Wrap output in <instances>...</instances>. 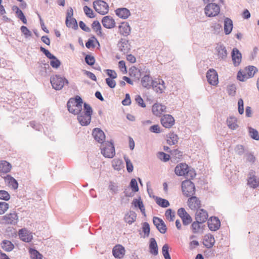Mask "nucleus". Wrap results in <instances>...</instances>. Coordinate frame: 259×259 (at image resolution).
<instances>
[{
	"label": "nucleus",
	"mask_w": 259,
	"mask_h": 259,
	"mask_svg": "<svg viewBox=\"0 0 259 259\" xmlns=\"http://www.w3.org/2000/svg\"><path fill=\"white\" fill-rule=\"evenodd\" d=\"M82 104L81 97L76 96L74 98H71L68 100L67 107L70 113L76 115L82 111Z\"/></svg>",
	"instance_id": "nucleus-1"
},
{
	"label": "nucleus",
	"mask_w": 259,
	"mask_h": 259,
	"mask_svg": "<svg viewBox=\"0 0 259 259\" xmlns=\"http://www.w3.org/2000/svg\"><path fill=\"white\" fill-rule=\"evenodd\" d=\"M101 153L106 158H113L115 154L113 143L107 142L103 143L101 148Z\"/></svg>",
	"instance_id": "nucleus-2"
},
{
	"label": "nucleus",
	"mask_w": 259,
	"mask_h": 259,
	"mask_svg": "<svg viewBox=\"0 0 259 259\" xmlns=\"http://www.w3.org/2000/svg\"><path fill=\"white\" fill-rule=\"evenodd\" d=\"M50 81L53 88L56 90H61L65 85V83H68L67 79L59 75H56L51 77Z\"/></svg>",
	"instance_id": "nucleus-3"
},
{
	"label": "nucleus",
	"mask_w": 259,
	"mask_h": 259,
	"mask_svg": "<svg viewBox=\"0 0 259 259\" xmlns=\"http://www.w3.org/2000/svg\"><path fill=\"white\" fill-rule=\"evenodd\" d=\"M182 189L184 195L187 197L192 196L195 191L194 184L189 180L184 181L182 182Z\"/></svg>",
	"instance_id": "nucleus-4"
},
{
	"label": "nucleus",
	"mask_w": 259,
	"mask_h": 259,
	"mask_svg": "<svg viewBox=\"0 0 259 259\" xmlns=\"http://www.w3.org/2000/svg\"><path fill=\"white\" fill-rule=\"evenodd\" d=\"M93 7L95 11L101 15H105L108 12V5L103 1L97 0L94 1Z\"/></svg>",
	"instance_id": "nucleus-5"
},
{
	"label": "nucleus",
	"mask_w": 259,
	"mask_h": 259,
	"mask_svg": "<svg viewBox=\"0 0 259 259\" xmlns=\"http://www.w3.org/2000/svg\"><path fill=\"white\" fill-rule=\"evenodd\" d=\"M40 50L46 56L47 58L51 60L50 61V65L53 68H58L60 67L61 62L56 56L52 54L48 50L42 47H40Z\"/></svg>",
	"instance_id": "nucleus-6"
},
{
	"label": "nucleus",
	"mask_w": 259,
	"mask_h": 259,
	"mask_svg": "<svg viewBox=\"0 0 259 259\" xmlns=\"http://www.w3.org/2000/svg\"><path fill=\"white\" fill-rule=\"evenodd\" d=\"M220 8L219 5L214 3L208 4L205 8V13L208 17H214L219 14Z\"/></svg>",
	"instance_id": "nucleus-7"
},
{
	"label": "nucleus",
	"mask_w": 259,
	"mask_h": 259,
	"mask_svg": "<svg viewBox=\"0 0 259 259\" xmlns=\"http://www.w3.org/2000/svg\"><path fill=\"white\" fill-rule=\"evenodd\" d=\"M18 220L17 214L15 212L6 214L2 217L1 223L15 225Z\"/></svg>",
	"instance_id": "nucleus-8"
},
{
	"label": "nucleus",
	"mask_w": 259,
	"mask_h": 259,
	"mask_svg": "<svg viewBox=\"0 0 259 259\" xmlns=\"http://www.w3.org/2000/svg\"><path fill=\"white\" fill-rule=\"evenodd\" d=\"M247 184L254 189L259 187V178L255 176V172L253 170L251 169L249 172Z\"/></svg>",
	"instance_id": "nucleus-9"
},
{
	"label": "nucleus",
	"mask_w": 259,
	"mask_h": 259,
	"mask_svg": "<svg viewBox=\"0 0 259 259\" xmlns=\"http://www.w3.org/2000/svg\"><path fill=\"white\" fill-rule=\"evenodd\" d=\"M206 78L208 83L212 85H215L218 83V73L213 69H210L207 71Z\"/></svg>",
	"instance_id": "nucleus-10"
},
{
	"label": "nucleus",
	"mask_w": 259,
	"mask_h": 259,
	"mask_svg": "<svg viewBox=\"0 0 259 259\" xmlns=\"http://www.w3.org/2000/svg\"><path fill=\"white\" fill-rule=\"evenodd\" d=\"M215 50L219 60H225L226 59L228 52L226 47L223 45L218 44Z\"/></svg>",
	"instance_id": "nucleus-11"
},
{
	"label": "nucleus",
	"mask_w": 259,
	"mask_h": 259,
	"mask_svg": "<svg viewBox=\"0 0 259 259\" xmlns=\"http://www.w3.org/2000/svg\"><path fill=\"white\" fill-rule=\"evenodd\" d=\"M153 223L160 233L164 234L166 232L167 228L166 225L162 219L154 217Z\"/></svg>",
	"instance_id": "nucleus-12"
},
{
	"label": "nucleus",
	"mask_w": 259,
	"mask_h": 259,
	"mask_svg": "<svg viewBox=\"0 0 259 259\" xmlns=\"http://www.w3.org/2000/svg\"><path fill=\"white\" fill-rule=\"evenodd\" d=\"M77 120L82 126H86L90 124L91 120V116H88L81 111L77 113Z\"/></svg>",
	"instance_id": "nucleus-13"
},
{
	"label": "nucleus",
	"mask_w": 259,
	"mask_h": 259,
	"mask_svg": "<svg viewBox=\"0 0 259 259\" xmlns=\"http://www.w3.org/2000/svg\"><path fill=\"white\" fill-rule=\"evenodd\" d=\"M161 123L164 127L170 128L174 124L175 119L171 115L166 114L161 118Z\"/></svg>",
	"instance_id": "nucleus-14"
},
{
	"label": "nucleus",
	"mask_w": 259,
	"mask_h": 259,
	"mask_svg": "<svg viewBox=\"0 0 259 259\" xmlns=\"http://www.w3.org/2000/svg\"><path fill=\"white\" fill-rule=\"evenodd\" d=\"M208 227L211 231L218 230L221 226L219 219L217 217H211L207 222Z\"/></svg>",
	"instance_id": "nucleus-15"
},
{
	"label": "nucleus",
	"mask_w": 259,
	"mask_h": 259,
	"mask_svg": "<svg viewBox=\"0 0 259 259\" xmlns=\"http://www.w3.org/2000/svg\"><path fill=\"white\" fill-rule=\"evenodd\" d=\"M92 135L95 140L99 143H103L105 139L104 133L100 128H95L93 130Z\"/></svg>",
	"instance_id": "nucleus-16"
},
{
	"label": "nucleus",
	"mask_w": 259,
	"mask_h": 259,
	"mask_svg": "<svg viewBox=\"0 0 259 259\" xmlns=\"http://www.w3.org/2000/svg\"><path fill=\"white\" fill-rule=\"evenodd\" d=\"M112 253L115 258H122L125 254V249L121 245H116L112 249Z\"/></svg>",
	"instance_id": "nucleus-17"
},
{
	"label": "nucleus",
	"mask_w": 259,
	"mask_h": 259,
	"mask_svg": "<svg viewBox=\"0 0 259 259\" xmlns=\"http://www.w3.org/2000/svg\"><path fill=\"white\" fill-rule=\"evenodd\" d=\"M232 59L235 66L239 65L241 61L242 55L239 51L234 48L231 53Z\"/></svg>",
	"instance_id": "nucleus-18"
},
{
	"label": "nucleus",
	"mask_w": 259,
	"mask_h": 259,
	"mask_svg": "<svg viewBox=\"0 0 259 259\" xmlns=\"http://www.w3.org/2000/svg\"><path fill=\"white\" fill-rule=\"evenodd\" d=\"M188 167V165L185 163L178 164L175 169V174L179 176H185Z\"/></svg>",
	"instance_id": "nucleus-19"
},
{
	"label": "nucleus",
	"mask_w": 259,
	"mask_h": 259,
	"mask_svg": "<svg viewBox=\"0 0 259 259\" xmlns=\"http://www.w3.org/2000/svg\"><path fill=\"white\" fill-rule=\"evenodd\" d=\"M152 87L156 93L161 94L165 89L164 81L161 79L154 81Z\"/></svg>",
	"instance_id": "nucleus-20"
},
{
	"label": "nucleus",
	"mask_w": 259,
	"mask_h": 259,
	"mask_svg": "<svg viewBox=\"0 0 259 259\" xmlns=\"http://www.w3.org/2000/svg\"><path fill=\"white\" fill-rule=\"evenodd\" d=\"M208 218V214L206 210L203 209H200L197 210L195 214V220L200 223H204Z\"/></svg>",
	"instance_id": "nucleus-21"
},
{
	"label": "nucleus",
	"mask_w": 259,
	"mask_h": 259,
	"mask_svg": "<svg viewBox=\"0 0 259 259\" xmlns=\"http://www.w3.org/2000/svg\"><path fill=\"white\" fill-rule=\"evenodd\" d=\"M102 23L104 27L108 29H111L115 25L114 20L109 16L104 17L102 20Z\"/></svg>",
	"instance_id": "nucleus-22"
},
{
	"label": "nucleus",
	"mask_w": 259,
	"mask_h": 259,
	"mask_svg": "<svg viewBox=\"0 0 259 259\" xmlns=\"http://www.w3.org/2000/svg\"><path fill=\"white\" fill-rule=\"evenodd\" d=\"M188 204L191 209H197L200 207V201L195 196H192L188 200Z\"/></svg>",
	"instance_id": "nucleus-23"
},
{
	"label": "nucleus",
	"mask_w": 259,
	"mask_h": 259,
	"mask_svg": "<svg viewBox=\"0 0 259 259\" xmlns=\"http://www.w3.org/2000/svg\"><path fill=\"white\" fill-rule=\"evenodd\" d=\"M120 51L124 54L127 53L131 50V46L127 40L121 39L118 44Z\"/></svg>",
	"instance_id": "nucleus-24"
},
{
	"label": "nucleus",
	"mask_w": 259,
	"mask_h": 259,
	"mask_svg": "<svg viewBox=\"0 0 259 259\" xmlns=\"http://www.w3.org/2000/svg\"><path fill=\"white\" fill-rule=\"evenodd\" d=\"M20 238L23 241L29 242L31 241L32 236L26 229H22L19 231Z\"/></svg>",
	"instance_id": "nucleus-25"
},
{
	"label": "nucleus",
	"mask_w": 259,
	"mask_h": 259,
	"mask_svg": "<svg viewBox=\"0 0 259 259\" xmlns=\"http://www.w3.org/2000/svg\"><path fill=\"white\" fill-rule=\"evenodd\" d=\"M149 252L153 255H157L158 253V248L157 242L154 238L150 239L149 241Z\"/></svg>",
	"instance_id": "nucleus-26"
},
{
	"label": "nucleus",
	"mask_w": 259,
	"mask_h": 259,
	"mask_svg": "<svg viewBox=\"0 0 259 259\" xmlns=\"http://www.w3.org/2000/svg\"><path fill=\"white\" fill-rule=\"evenodd\" d=\"M214 238L212 235L208 234L204 236L203 243L207 248L212 247L214 245Z\"/></svg>",
	"instance_id": "nucleus-27"
},
{
	"label": "nucleus",
	"mask_w": 259,
	"mask_h": 259,
	"mask_svg": "<svg viewBox=\"0 0 259 259\" xmlns=\"http://www.w3.org/2000/svg\"><path fill=\"white\" fill-rule=\"evenodd\" d=\"M4 179L5 182H7L8 184V186L11 187L12 189L14 190L17 189L18 187V183L17 180L14 179L13 177L10 175H7L5 177H4Z\"/></svg>",
	"instance_id": "nucleus-28"
},
{
	"label": "nucleus",
	"mask_w": 259,
	"mask_h": 259,
	"mask_svg": "<svg viewBox=\"0 0 259 259\" xmlns=\"http://www.w3.org/2000/svg\"><path fill=\"white\" fill-rule=\"evenodd\" d=\"M154 80L149 74L145 75L141 79V84L145 88L149 89L152 86Z\"/></svg>",
	"instance_id": "nucleus-29"
},
{
	"label": "nucleus",
	"mask_w": 259,
	"mask_h": 259,
	"mask_svg": "<svg viewBox=\"0 0 259 259\" xmlns=\"http://www.w3.org/2000/svg\"><path fill=\"white\" fill-rule=\"evenodd\" d=\"M137 218V214L134 211H130L125 214L124 217V221L131 225L136 221Z\"/></svg>",
	"instance_id": "nucleus-30"
},
{
	"label": "nucleus",
	"mask_w": 259,
	"mask_h": 259,
	"mask_svg": "<svg viewBox=\"0 0 259 259\" xmlns=\"http://www.w3.org/2000/svg\"><path fill=\"white\" fill-rule=\"evenodd\" d=\"M115 13L119 17L124 19L127 18L131 14L130 11L125 8L117 9Z\"/></svg>",
	"instance_id": "nucleus-31"
},
{
	"label": "nucleus",
	"mask_w": 259,
	"mask_h": 259,
	"mask_svg": "<svg viewBox=\"0 0 259 259\" xmlns=\"http://www.w3.org/2000/svg\"><path fill=\"white\" fill-rule=\"evenodd\" d=\"M233 29V21L229 18H226L224 20V32L228 35L232 32Z\"/></svg>",
	"instance_id": "nucleus-32"
},
{
	"label": "nucleus",
	"mask_w": 259,
	"mask_h": 259,
	"mask_svg": "<svg viewBox=\"0 0 259 259\" xmlns=\"http://www.w3.org/2000/svg\"><path fill=\"white\" fill-rule=\"evenodd\" d=\"M120 33L124 35L127 36L131 32V27L127 22H123L119 26Z\"/></svg>",
	"instance_id": "nucleus-33"
},
{
	"label": "nucleus",
	"mask_w": 259,
	"mask_h": 259,
	"mask_svg": "<svg viewBox=\"0 0 259 259\" xmlns=\"http://www.w3.org/2000/svg\"><path fill=\"white\" fill-rule=\"evenodd\" d=\"M12 168L11 164L5 160L2 161L0 162V172L7 174L9 172Z\"/></svg>",
	"instance_id": "nucleus-34"
},
{
	"label": "nucleus",
	"mask_w": 259,
	"mask_h": 259,
	"mask_svg": "<svg viewBox=\"0 0 259 259\" xmlns=\"http://www.w3.org/2000/svg\"><path fill=\"white\" fill-rule=\"evenodd\" d=\"M1 247L5 251L10 252L14 249V245L10 241L4 240L1 243Z\"/></svg>",
	"instance_id": "nucleus-35"
},
{
	"label": "nucleus",
	"mask_w": 259,
	"mask_h": 259,
	"mask_svg": "<svg viewBox=\"0 0 259 259\" xmlns=\"http://www.w3.org/2000/svg\"><path fill=\"white\" fill-rule=\"evenodd\" d=\"M167 143L169 145H175L178 143V137L174 133H169L167 135Z\"/></svg>",
	"instance_id": "nucleus-36"
},
{
	"label": "nucleus",
	"mask_w": 259,
	"mask_h": 259,
	"mask_svg": "<svg viewBox=\"0 0 259 259\" xmlns=\"http://www.w3.org/2000/svg\"><path fill=\"white\" fill-rule=\"evenodd\" d=\"M65 23L67 27H68L72 28L74 29L78 28L77 21L74 18H71L69 19L66 18Z\"/></svg>",
	"instance_id": "nucleus-37"
},
{
	"label": "nucleus",
	"mask_w": 259,
	"mask_h": 259,
	"mask_svg": "<svg viewBox=\"0 0 259 259\" xmlns=\"http://www.w3.org/2000/svg\"><path fill=\"white\" fill-rule=\"evenodd\" d=\"M246 75H247V78L252 77L256 72L257 71V69L253 66H249L248 67L245 68V70Z\"/></svg>",
	"instance_id": "nucleus-38"
},
{
	"label": "nucleus",
	"mask_w": 259,
	"mask_h": 259,
	"mask_svg": "<svg viewBox=\"0 0 259 259\" xmlns=\"http://www.w3.org/2000/svg\"><path fill=\"white\" fill-rule=\"evenodd\" d=\"M248 131L249 136L253 139L258 141L259 140V134L257 131L251 127H248Z\"/></svg>",
	"instance_id": "nucleus-39"
},
{
	"label": "nucleus",
	"mask_w": 259,
	"mask_h": 259,
	"mask_svg": "<svg viewBox=\"0 0 259 259\" xmlns=\"http://www.w3.org/2000/svg\"><path fill=\"white\" fill-rule=\"evenodd\" d=\"M237 119L235 117H230L227 120V125L231 130H235L237 128L238 125L236 123Z\"/></svg>",
	"instance_id": "nucleus-40"
},
{
	"label": "nucleus",
	"mask_w": 259,
	"mask_h": 259,
	"mask_svg": "<svg viewBox=\"0 0 259 259\" xmlns=\"http://www.w3.org/2000/svg\"><path fill=\"white\" fill-rule=\"evenodd\" d=\"M129 74L131 77H134L139 79L140 76V71L135 66H133L129 69Z\"/></svg>",
	"instance_id": "nucleus-41"
},
{
	"label": "nucleus",
	"mask_w": 259,
	"mask_h": 259,
	"mask_svg": "<svg viewBox=\"0 0 259 259\" xmlns=\"http://www.w3.org/2000/svg\"><path fill=\"white\" fill-rule=\"evenodd\" d=\"M92 27L93 30L97 33L98 35L102 36V28L101 24L98 21H94L92 24Z\"/></svg>",
	"instance_id": "nucleus-42"
},
{
	"label": "nucleus",
	"mask_w": 259,
	"mask_h": 259,
	"mask_svg": "<svg viewBox=\"0 0 259 259\" xmlns=\"http://www.w3.org/2000/svg\"><path fill=\"white\" fill-rule=\"evenodd\" d=\"M156 203L162 207H167L169 206V203L166 199L156 197Z\"/></svg>",
	"instance_id": "nucleus-43"
},
{
	"label": "nucleus",
	"mask_w": 259,
	"mask_h": 259,
	"mask_svg": "<svg viewBox=\"0 0 259 259\" xmlns=\"http://www.w3.org/2000/svg\"><path fill=\"white\" fill-rule=\"evenodd\" d=\"M162 253L165 259H171L169 253V246L167 244H165L162 246Z\"/></svg>",
	"instance_id": "nucleus-44"
},
{
	"label": "nucleus",
	"mask_w": 259,
	"mask_h": 259,
	"mask_svg": "<svg viewBox=\"0 0 259 259\" xmlns=\"http://www.w3.org/2000/svg\"><path fill=\"white\" fill-rule=\"evenodd\" d=\"M29 253L32 259H41V255L34 249H30Z\"/></svg>",
	"instance_id": "nucleus-45"
},
{
	"label": "nucleus",
	"mask_w": 259,
	"mask_h": 259,
	"mask_svg": "<svg viewBox=\"0 0 259 259\" xmlns=\"http://www.w3.org/2000/svg\"><path fill=\"white\" fill-rule=\"evenodd\" d=\"M202 224V223L199 222L198 220H196V221L194 222L191 225L193 232L194 233H198L200 228V224Z\"/></svg>",
	"instance_id": "nucleus-46"
},
{
	"label": "nucleus",
	"mask_w": 259,
	"mask_h": 259,
	"mask_svg": "<svg viewBox=\"0 0 259 259\" xmlns=\"http://www.w3.org/2000/svg\"><path fill=\"white\" fill-rule=\"evenodd\" d=\"M172 157L175 159H180L182 157V152L178 149H174L169 151Z\"/></svg>",
	"instance_id": "nucleus-47"
},
{
	"label": "nucleus",
	"mask_w": 259,
	"mask_h": 259,
	"mask_svg": "<svg viewBox=\"0 0 259 259\" xmlns=\"http://www.w3.org/2000/svg\"><path fill=\"white\" fill-rule=\"evenodd\" d=\"M166 218L169 221H173L175 217V212H172L171 209H168L165 213Z\"/></svg>",
	"instance_id": "nucleus-48"
},
{
	"label": "nucleus",
	"mask_w": 259,
	"mask_h": 259,
	"mask_svg": "<svg viewBox=\"0 0 259 259\" xmlns=\"http://www.w3.org/2000/svg\"><path fill=\"white\" fill-rule=\"evenodd\" d=\"M159 107V104L158 103L154 104L152 106V112L156 116H160L162 113Z\"/></svg>",
	"instance_id": "nucleus-49"
},
{
	"label": "nucleus",
	"mask_w": 259,
	"mask_h": 259,
	"mask_svg": "<svg viewBox=\"0 0 259 259\" xmlns=\"http://www.w3.org/2000/svg\"><path fill=\"white\" fill-rule=\"evenodd\" d=\"M83 109H84V113L88 116H91L93 113V109L91 106L87 104V103H84L83 104Z\"/></svg>",
	"instance_id": "nucleus-50"
},
{
	"label": "nucleus",
	"mask_w": 259,
	"mask_h": 259,
	"mask_svg": "<svg viewBox=\"0 0 259 259\" xmlns=\"http://www.w3.org/2000/svg\"><path fill=\"white\" fill-rule=\"evenodd\" d=\"M130 186L133 192H137L139 190L137 182L135 179H132L131 180Z\"/></svg>",
	"instance_id": "nucleus-51"
},
{
	"label": "nucleus",
	"mask_w": 259,
	"mask_h": 259,
	"mask_svg": "<svg viewBox=\"0 0 259 259\" xmlns=\"http://www.w3.org/2000/svg\"><path fill=\"white\" fill-rule=\"evenodd\" d=\"M83 11L85 15L89 18H93L95 16L94 15V12L93 10L88 7L87 6H85L83 7Z\"/></svg>",
	"instance_id": "nucleus-52"
},
{
	"label": "nucleus",
	"mask_w": 259,
	"mask_h": 259,
	"mask_svg": "<svg viewBox=\"0 0 259 259\" xmlns=\"http://www.w3.org/2000/svg\"><path fill=\"white\" fill-rule=\"evenodd\" d=\"M9 205L5 202H0V214H3L9 209Z\"/></svg>",
	"instance_id": "nucleus-53"
},
{
	"label": "nucleus",
	"mask_w": 259,
	"mask_h": 259,
	"mask_svg": "<svg viewBox=\"0 0 259 259\" xmlns=\"http://www.w3.org/2000/svg\"><path fill=\"white\" fill-rule=\"evenodd\" d=\"M10 199L9 193L5 190H0V199L8 201Z\"/></svg>",
	"instance_id": "nucleus-54"
},
{
	"label": "nucleus",
	"mask_w": 259,
	"mask_h": 259,
	"mask_svg": "<svg viewBox=\"0 0 259 259\" xmlns=\"http://www.w3.org/2000/svg\"><path fill=\"white\" fill-rule=\"evenodd\" d=\"M157 157L163 161H167L170 158V155L163 152H160L157 154Z\"/></svg>",
	"instance_id": "nucleus-55"
},
{
	"label": "nucleus",
	"mask_w": 259,
	"mask_h": 259,
	"mask_svg": "<svg viewBox=\"0 0 259 259\" xmlns=\"http://www.w3.org/2000/svg\"><path fill=\"white\" fill-rule=\"evenodd\" d=\"M124 160L126 162V169L128 172H131L133 171V165L130 159L127 157L124 156Z\"/></svg>",
	"instance_id": "nucleus-56"
},
{
	"label": "nucleus",
	"mask_w": 259,
	"mask_h": 259,
	"mask_svg": "<svg viewBox=\"0 0 259 259\" xmlns=\"http://www.w3.org/2000/svg\"><path fill=\"white\" fill-rule=\"evenodd\" d=\"M181 219L182 220L183 225L185 226L189 225L192 221V218L188 213L185 214L184 218H181Z\"/></svg>",
	"instance_id": "nucleus-57"
},
{
	"label": "nucleus",
	"mask_w": 259,
	"mask_h": 259,
	"mask_svg": "<svg viewBox=\"0 0 259 259\" xmlns=\"http://www.w3.org/2000/svg\"><path fill=\"white\" fill-rule=\"evenodd\" d=\"M84 59L86 63L90 66L94 65L95 62V58L90 55H86Z\"/></svg>",
	"instance_id": "nucleus-58"
},
{
	"label": "nucleus",
	"mask_w": 259,
	"mask_h": 259,
	"mask_svg": "<svg viewBox=\"0 0 259 259\" xmlns=\"http://www.w3.org/2000/svg\"><path fill=\"white\" fill-rule=\"evenodd\" d=\"M196 176V172L193 168L188 167L187 173H186L185 177L188 179H193Z\"/></svg>",
	"instance_id": "nucleus-59"
},
{
	"label": "nucleus",
	"mask_w": 259,
	"mask_h": 259,
	"mask_svg": "<svg viewBox=\"0 0 259 259\" xmlns=\"http://www.w3.org/2000/svg\"><path fill=\"white\" fill-rule=\"evenodd\" d=\"M20 29L22 33L25 35V37H28L32 35L31 31L26 26H22Z\"/></svg>",
	"instance_id": "nucleus-60"
},
{
	"label": "nucleus",
	"mask_w": 259,
	"mask_h": 259,
	"mask_svg": "<svg viewBox=\"0 0 259 259\" xmlns=\"http://www.w3.org/2000/svg\"><path fill=\"white\" fill-rule=\"evenodd\" d=\"M143 232L144 233L146 236H148L150 233V227L148 223L145 222L143 224L142 226Z\"/></svg>",
	"instance_id": "nucleus-61"
},
{
	"label": "nucleus",
	"mask_w": 259,
	"mask_h": 259,
	"mask_svg": "<svg viewBox=\"0 0 259 259\" xmlns=\"http://www.w3.org/2000/svg\"><path fill=\"white\" fill-rule=\"evenodd\" d=\"M238 112L240 114H243L244 113V103L243 100L240 98L238 101Z\"/></svg>",
	"instance_id": "nucleus-62"
},
{
	"label": "nucleus",
	"mask_w": 259,
	"mask_h": 259,
	"mask_svg": "<svg viewBox=\"0 0 259 259\" xmlns=\"http://www.w3.org/2000/svg\"><path fill=\"white\" fill-rule=\"evenodd\" d=\"M214 33H219L222 30V26L219 23H215L211 26Z\"/></svg>",
	"instance_id": "nucleus-63"
},
{
	"label": "nucleus",
	"mask_w": 259,
	"mask_h": 259,
	"mask_svg": "<svg viewBox=\"0 0 259 259\" xmlns=\"http://www.w3.org/2000/svg\"><path fill=\"white\" fill-rule=\"evenodd\" d=\"M106 71L110 78L115 79L117 78V75L114 70L111 69H107L106 70Z\"/></svg>",
	"instance_id": "nucleus-64"
}]
</instances>
